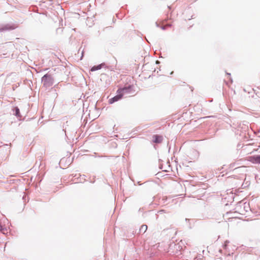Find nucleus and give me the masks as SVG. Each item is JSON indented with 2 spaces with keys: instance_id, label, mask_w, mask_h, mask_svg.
Here are the masks:
<instances>
[{
  "instance_id": "obj_9",
  "label": "nucleus",
  "mask_w": 260,
  "mask_h": 260,
  "mask_svg": "<svg viewBox=\"0 0 260 260\" xmlns=\"http://www.w3.org/2000/svg\"><path fill=\"white\" fill-rule=\"evenodd\" d=\"M3 229V227L1 225V224H0V231H2Z\"/></svg>"
},
{
  "instance_id": "obj_5",
  "label": "nucleus",
  "mask_w": 260,
  "mask_h": 260,
  "mask_svg": "<svg viewBox=\"0 0 260 260\" xmlns=\"http://www.w3.org/2000/svg\"><path fill=\"white\" fill-rule=\"evenodd\" d=\"M153 141L154 143H160L163 139L162 137L161 136H159L157 135H154L153 136Z\"/></svg>"
},
{
  "instance_id": "obj_4",
  "label": "nucleus",
  "mask_w": 260,
  "mask_h": 260,
  "mask_svg": "<svg viewBox=\"0 0 260 260\" xmlns=\"http://www.w3.org/2000/svg\"><path fill=\"white\" fill-rule=\"evenodd\" d=\"M119 90H122V93L123 95L125 94H128L134 92L133 86L129 85L127 87H124L123 88H120Z\"/></svg>"
},
{
  "instance_id": "obj_8",
  "label": "nucleus",
  "mask_w": 260,
  "mask_h": 260,
  "mask_svg": "<svg viewBox=\"0 0 260 260\" xmlns=\"http://www.w3.org/2000/svg\"><path fill=\"white\" fill-rule=\"evenodd\" d=\"M15 115L17 116H20L19 109L17 107H16L15 108Z\"/></svg>"
},
{
  "instance_id": "obj_3",
  "label": "nucleus",
  "mask_w": 260,
  "mask_h": 260,
  "mask_svg": "<svg viewBox=\"0 0 260 260\" xmlns=\"http://www.w3.org/2000/svg\"><path fill=\"white\" fill-rule=\"evenodd\" d=\"M248 160L253 164H260V155L249 156Z\"/></svg>"
},
{
  "instance_id": "obj_6",
  "label": "nucleus",
  "mask_w": 260,
  "mask_h": 260,
  "mask_svg": "<svg viewBox=\"0 0 260 260\" xmlns=\"http://www.w3.org/2000/svg\"><path fill=\"white\" fill-rule=\"evenodd\" d=\"M101 67H102L101 65H98V66H93L91 69V71L93 72V71L100 70V69H101Z\"/></svg>"
},
{
  "instance_id": "obj_2",
  "label": "nucleus",
  "mask_w": 260,
  "mask_h": 260,
  "mask_svg": "<svg viewBox=\"0 0 260 260\" xmlns=\"http://www.w3.org/2000/svg\"><path fill=\"white\" fill-rule=\"evenodd\" d=\"M122 90H119L118 89L117 93V95L113 97V98L109 100V103L112 104L115 102L118 101V100H120L123 94L122 93Z\"/></svg>"
},
{
  "instance_id": "obj_10",
  "label": "nucleus",
  "mask_w": 260,
  "mask_h": 260,
  "mask_svg": "<svg viewBox=\"0 0 260 260\" xmlns=\"http://www.w3.org/2000/svg\"><path fill=\"white\" fill-rule=\"evenodd\" d=\"M165 26H171V25L170 24H167Z\"/></svg>"
},
{
  "instance_id": "obj_7",
  "label": "nucleus",
  "mask_w": 260,
  "mask_h": 260,
  "mask_svg": "<svg viewBox=\"0 0 260 260\" xmlns=\"http://www.w3.org/2000/svg\"><path fill=\"white\" fill-rule=\"evenodd\" d=\"M147 229V226L145 224L142 225L140 228V231L145 233Z\"/></svg>"
},
{
  "instance_id": "obj_1",
  "label": "nucleus",
  "mask_w": 260,
  "mask_h": 260,
  "mask_svg": "<svg viewBox=\"0 0 260 260\" xmlns=\"http://www.w3.org/2000/svg\"><path fill=\"white\" fill-rule=\"evenodd\" d=\"M42 82L46 86H50L53 84V78L51 75L46 74L42 78Z\"/></svg>"
}]
</instances>
